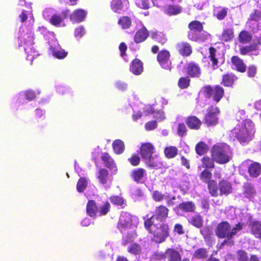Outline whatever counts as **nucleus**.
I'll return each instance as SVG.
<instances>
[{"instance_id": "15", "label": "nucleus", "mask_w": 261, "mask_h": 261, "mask_svg": "<svg viewBox=\"0 0 261 261\" xmlns=\"http://www.w3.org/2000/svg\"><path fill=\"white\" fill-rule=\"evenodd\" d=\"M139 152L142 159L150 158L151 155L155 152V148L154 145L150 142L143 143L141 144Z\"/></svg>"}, {"instance_id": "46", "label": "nucleus", "mask_w": 261, "mask_h": 261, "mask_svg": "<svg viewBox=\"0 0 261 261\" xmlns=\"http://www.w3.org/2000/svg\"><path fill=\"white\" fill-rule=\"evenodd\" d=\"M166 249L165 252L155 251L151 254L150 259L152 261L165 260L166 258Z\"/></svg>"}, {"instance_id": "31", "label": "nucleus", "mask_w": 261, "mask_h": 261, "mask_svg": "<svg viewBox=\"0 0 261 261\" xmlns=\"http://www.w3.org/2000/svg\"><path fill=\"white\" fill-rule=\"evenodd\" d=\"M150 37L152 39L154 40L162 45L165 44L168 41L166 35L160 31H155L151 32Z\"/></svg>"}, {"instance_id": "27", "label": "nucleus", "mask_w": 261, "mask_h": 261, "mask_svg": "<svg viewBox=\"0 0 261 261\" xmlns=\"http://www.w3.org/2000/svg\"><path fill=\"white\" fill-rule=\"evenodd\" d=\"M237 79L238 77L234 74L227 73L222 75L221 84L224 87H231Z\"/></svg>"}, {"instance_id": "22", "label": "nucleus", "mask_w": 261, "mask_h": 261, "mask_svg": "<svg viewBox=\"0 0 261 261\" xmlns=\"http://www.w3.org/2000/svg\"><path fill=\"white\" fill-rule=\"evenodd\" d=\"M128 4L127 0H112L110 7L114 12L120 13L121 11H124V7L128 6Z\"/></svg>"}, {"instance_id": "48", "label": "nucleus", "mask_w": 261, "mask_h": 261, "mask_svg": "<svg viewBox=\"0 0 261 261\" xmlns=\"http://www.w3.org/2000/svg\"><path fill=\"white\" fill-rule=\"evenodd\" d=\"M228 8L226 7H219L216 12L214 15L216 17L217 19L219 20H223L227 15Z\"/></svg>"}, {"instance_id": "11", "label": "nucleus", "mask_w": 261, "mask_h": 261, "mask_svg": "<svg viewBox=\"0 0 261 261\" xmlns=\"http://www.w3.org/2000/svg\"><path fill=\"white\" fill-rule=\"evenodd\" d=\"M176 50L182 57H189L192 53V47L191 44L187 42H177L175 46Z\"/></svg>"}, {"instance_id": "47", "label": "nucleus", "mask_w": 261, "mask_h": 261, "mask_svg": "<svg viewBox=\"0 0 261 261\" xmlns=\"http://www.w3.org/2000/svg\"><path fill=\"white\" fill-rule=\"evenodd\" d=\"M88 181L86 178L81 177L77 181L76 189L79 193H83L87 188Z\"/></svg>"}, {"instance_id": "54", "label": "nucleus", "mask_w": 261, "mask_h": 261, "mask_svg": "<svg viewBox=\"0 0 261 261\" xmlns=\"http://www.w3.org/2000/svg\"><path fill=\"white\" fill-rule=\"evenodd\" d=\"M153 217L152 216L150 218L146 219L144 222V226L145 228L150 233L152 232V231L154 229V227L153 228L152 226L153 225V221L152 220Z\"/></svg>"}, {"instance_id": "36", "label": "nucleus", "mask_w": 261, "mask_h": 261, "mask_svg": "<svg viewBox=\"0 0 261 261\" xmlns=\"http://www.w3.org/2000/svg\"><path fill=\"white\" fill-rule=\"evenodd\" d=\"M252 39V36L249 32L243 30L239 34L238 40L243 44L249 43Z\"/></svg>"}, {"instance_id": "56", "label": "nucleus", "mask_w": 261, "mask_h": 261, "mask_svg": "<svg viewBox=\"0 0 261 261\" xmlns=\"http://www.w3.org/2000/svg\"><path fill=\"white\" fill-rule=\"evenodd\" d=\"M111 202L115 205L121 206L124 203L123 199L119 196H112L110 198Z\"/></svg>"}, {"instance_id": "5", "label": "nucleus", "mask_w": 261, "mask_h": 261, "mask_svg": "<svg viewBox=\"0 0 261 261\" xmlns=\"http://www.w3.org/2000/svg\"><path fill=\"white\" fill-rule=\"evenodd\" d=\"M210 194L214 197H217L218 196H227L232 192V187L231 183L225 179H222L219 181L217 184L215 182V187L214 189L209 190Z\"/></svg>"}, {"instance_id": "28", "label": "nucleus", "mask_w": 261, "mask_h": 261, "mask_svg": "<svg viewBox=\"0 0 261 261\" xmlns=\"http://www.w3.org/2000/svg\"><path fill=\"white\" fill-rule=\"evenodd\" d=\"M143 70V63L139 59H134L130 64V71L135 75H140Z\"/></svg>"}, {"instance_id": "8", "label": "nucleus", "mask_w": 261, "mask_h": 261, "mask_svg": "<svg viewBox=\"0 0 261 261\" xmlns=\"http://www.w3.org/2000/svg\"><path fill=\"white\" fill-rule=\"evenodd\" d=\"M220 114V110L218 107L213 105L209 106L203 120L204 123L207 126L216 125L219 122L218 116Z\"/></svg>"}, {"instance_id": "6", "label": "nucleus", "mask_w": 261, "mask_h": 261, "mask_svg": "<svg viewBox=\"0 0 261 261\" xmlns=\"http://www.w3.org/2000/svg\"><path fill=\"white\" fill-rule=\"evenodd\" d=\"M227 147L221 144L213 146L211 150V155L216 163L219 164H225L229 162L230 156L227 153Z\"/></svg>"}, {"instance_id": "43", "label": "nucleus", "mask_w": 261, "mask_h": 261, "mask_svg": "<svg viewBox=\"0 0 261 261\" xmlns=\"http://www.w3.org/2000/svg\"><path fill=\"white\" fill-rule=\"evenodd\" d=\"M215 160L208 156H204L201 159L202 167L207 169H213L215 168Z\"/></svg>"}, {"instance_id": "51", "label": "nucleus", "mask_w": 261, "mask_h": 261, "mask_svg": "<svg viewBox=\"0 0 261 261\" xmlns=\"http://www.w3.org/2000/svg\"><path fill=\"white\" fill-rule=\"evenodd\" d=\"M248 20L255 22L259 21L261 20V11L259 10L254 9L250 13Z\"/></svg>"}, {"instance_id": "63", "label": "nucleus", "mask_w": 261, "mask_h": 261, "mask_svg": "<svg viewBox=\"0 0 261 261\" xmlns=\"http://www.w3.org/2000/svg\"><path fill=\"white\" fill-rule=\"evenodd\" d=\"M173 231L179 235H182L185 233L183 226L179 223H177L174 225Z\"/></svg>"}, {"instance_id": "16", "label": "nucleus", "mask_w": 261, "mask_h": 261, "mask_svg": "<svg viewBox=\"0 0 261 261\" xmlns=\"http://www.w3.org/2000/svg\"><path fill=\"white\" fill-rule=\"evenodd\" d=\"M96 178L100 184L106 185L109 182H111L113 179L110 175L108 170L105 168H100L96 173Z\"/></svg>"}, {"instance_id": "13", "label": "nucleus", "mask_w": 261, "mask_h": 261, "mask_svg": "<svg viewBox=\"0 0 261 261\" xmlns=\"http://www.w3.org/2000/svg\"><path fill=\"white\" fill-rule=\"evenodd\" d=\"M132 223V220L130 215L126 212L122 213L118 223V227L120 230L122 231L130 227Z\"/></svg>"}, {"instance_id": "60", "label": "nucleus", "mask_w": 261, "mask_h": 261, "mask_svg": "<svg viewBox=\"0 0 261 261\" xmlns=\"http://www.w3.org/2000/svg\"><path fill=\"white\" fill-rule=\"evenodd\" d=\"M18 39L20 41L21 43L23 42L24 44H32L33 42L32 36L28 34L24 35L22 37L19 38Z\"/></svg>"}, {"instance_id": "61", "label": "nucleus", "mask_w": 261, "mask_h": 261, "mask_svg": "<svg viewBox=\"0 0 261 261\" xmlns=\"http://www.w3.org/2000/svg\"><path fill=\"white\" fill-rule=\"evenodd\" d=\"M136 4L141 9H148L149 8L148 0H137Z\"/></svg>"}, {"instance_id": "7", "label": "nucleus", "mask_w": 261, "mask_h": 261, "mask_svg": "<svg viewBox=\"0 0 261 261\" xmlns=\"http://www.w3.org/2000/svg\"><path fill=\"white\" fill-rule=\"evenodd\" d=\"M232 133L240 143L248 142L252 139L251 129L244 124L237 125L233 129Z\"/></svg>"}, {"instance_id": "64", "label": "nucleus", "mask_w": 261, "mask_h": 261, "mask_svg": "<svg viewBox=\"0 0 261 261\" xmlns=\"http://www.w3.org/2000/svg\"><path fill=\"white\" fill-rule=\"evenodd\" d=\"M157 127V122L155 120L148 121L145 125V129L147 130H151Z\"/></svg>"}, {"instance_id": "26", "label": "nucleus", "mask_w": 261, "mask_h": 261, "mask_svg": "<svg viewBox=\"0 0 261 261\" xmlns=\"http://www.w3.org/2000/svg\"><path fill=\"white\" fill-rule=\"evenodd\" d=\"M231 62L235 67L236 70L241 73H244L246 70V65L243 60L238 56H233L231 58Z\"/></svg>"}, {"instance_id": "44", "label": "nucleus", "mask_w": 261, "mask_h": 261, "mask_svg": "<svg viewBox=\"0 0 261 261\" xmlns=\"http://www.w3.org/2000/svg\"><path fill=\"white\" fill-rule=\"evenodd\" d=\"M207 145L203 142H198L195 146V151L197 154L202 155L208 151Z\"/></svg>"}, {"instance_id": "42", "label": "nucleus", "mask_w": 261, "mask_h": 261, "mask_svg": "<svg viewBox=\"0 0 261 261\" xmlns=\"http://www.w3.org/2000/svg\"><path fill=\"white\" fill-rule=\"evenodd\" d=\"M207 257L208 251L204 248L197 249L193 254V257L196 259H206Z\"/></svg>"}, {"instance_id": "2", "label": "nucleus", "mask_w": 261, "mask_h": 261, "mask_svg": "<svg viewBox=\"0 0 261 261\" xmlns=\"http://www.w3.org/2000/svg\"><path fill=\"white\" fill-rule=\"evenodd\" d=\"M189 31L188 32V38L195 42L204 41L207 39L206 35L201 33L203 30L202 23L198 20H193L188 24Z\"/></svg>"}, {"instance_id": "9", "label": "nucleus", "mask_w": 261, "mask_h": 261, "mask_svg": "<svg viewBox=\"0 0 261 261\" xmlns=\"http://www.w3.org/2000/svg\"><path fill=\"white\" fill-rule=\"evenodd\" d=\"M170 51L164 49L160 50L156 56V60L161 67L167 70L171 71L172 69V62L170 59Z\"/></svg>"}, {"instance_id": "30", "label": "nucleus", "mask_w": 261, "mask_h": 261, "mask_svg": "<svg viewBox=\"0 0 261 261\" xmlns=\"http://www.w3.org/2000/svg\"><path fill=\"white\" fill-rule=\"evenodd\" d=\"M86 212L90 217L95 218L98 212V208L96 202L93 200H90L86 205Z\"/></svg>"}, {"instance_id": "14", "label": "nucleus", "mask_w": 261, "mask_h": 261, "mask_svg": "<svg viewBox=\"0 0 261 261\" xmlns=\"http://www.w3.org/2000/svg\"><path fill=\"white\" fill-rule=\"evenodd\" d=\"M200 179L204 183L207 184V189L212 190L215 187L216 180L212 179V173L208 169H204L199 175Z\"/></svg>"}, {"instance_id": "59", "label": "nucleus", "mask_w": 261, "mask_h": 261, "mask_svg": "<svg viewBox=\"0 0 261 261\" xmlns=\"http://www.w3.org/2000/svg\"><path fill=\"white\" fill-rule=\"evenodd\" d=\"M153 199L156 202L162 201L165 196L158 190L154 191L152 194Z\"/></svg>"}, {"instance_id": "10", "label": "nucleus", "mask_w": 261, "mask_h": 261, "mask_svg": "<svg viewBox=\"0 0 261 261\" xmlns=\"http://www.w3.org/2000/svg\"><path fill=\"white\" fill-rule=\"evenodd\" d=\"M208 58L212 62V67L213 69H218L219 67V64L222 65L224 63V55H221L217 51V49L213 46H211L208 48Z\"/></svg>"}, {"instance_id": "20", "label": "nucleus", "mask_w": 261, "mask_h": 261, "mask_svg": "<svg viewBox=\"0 0 261 261\" xmlns=\"http://www.w3.org/2000/svg\"><path fill=\"white\" fill-rule=\"evenodd\" d=\"M149 36V31L145 27L143 26L136 32L134 37V41L136 43H141L144 42Z\"/></svg>"}, {"instance_id": "25", "label": "nucleus", "mask_w": 261, "mask_h": 261, "mask_svg": "<svg viewBox=\"0 0 261 261\" xmlns=\"http://www.w3.org/2000/svg\"><path fill=\"white\" fill-rule=\"evenodd\" d=\"M247 171L250 177H258L261 174V164L256 162H252L247 167Z\"/></svg>"}, {"instance_id": "50", "label": "nucleus", "mask_w": 261, "mask_h": 261, "mask_svg": "<svg viewBox=\"0 0 261 261\" xmlns=\"http://www.w3.org/2000/svg\"><path fill=\"white\" fill-rule=\"evenodd\" d=\"M191 80L188 76L180 77L178 81V86L182 89H187L190 86Z\"/></svg>"}, {"instance_id": "1", "label": "nucleus", "mask_w": 261, "mask_h": 261, "mask_svg": "<svg viewBox=\"0 0 261 261\" xmlns=\"http://www.w3.org/2000/svg\"><path fill=\"white\" fill-rule=\"evenodd\" d=\"M244 226V223L239 222L231 228V225L228 222L223 221L218 224L215 228V232L219 238L232 240L238 231L243 229Z\"/></svg>"}, {"instance_id": "3", "label": "nucleus", "mask_w": 261, "mask_h": 261, "mask_svg": "<svg viewBox=\"0 0 261 261\" xmlns=\"http://www.w3.org/2000/svg\"><path fill=\"white\" fill-rule=\"evenodd\" d=\"M201 92L206 98H212L216 102H219L224 96V89L219 85L211 86L210 85L203 86Z\"/></svg>"}, {"instance_id": "37", "label": "nucleus", "mask_w": 261, "mask_h": 261, "mask_svg": "<svg viewBox=\"0 0 261 261\" xmlns=\"http://www.w3.org/2000/svg\"><path fill=\"white\" fill-rule=\"evenodd\" d=\"M178 148L175 146L166 147L164 149V153L167 159L174 158L178 154Z\"/></svg>"}, {"instance_id": "41", "label": "nucleus", "mask_w": 261, "mask_h": 261, "mask_svg": "<svg viewBox=\"0 0 261 261\" xmlns=\"http://www.w3.org/2000/svg\"><path fill=\"white\" fill-rule=\"evenodd\" d=\"M164 12L168 15H175L181 12V8L178 5H169L164 10Z\"/></svg>"}, {"instance_id": "4", "label": "nucleus", "mask_w": 261, "mask_h": 261, "mask_svg": "<svg viewBox=\"0 0 261 261\" xmlns=\"http://www.w3.org/2000/svg\"><path fill=\"white\" fill-rule=\"evenodd\" d=\"M154 229L150 232L152 235L150 240L156 244L164 242L170 235V227L167 223H162L159 226L154 225Z\"/></svg>"}, {"instance_id": "32", "label": "nucleus", "mask_w": 261, "mask_h": 261, "mask_svg": "<svg viewBox=\"0 0 261 261\" xmlns=\"http://www.w3.org/2000/svg\"><path fill=\"white\" fill-rule=\"evenodd\" d=\"M68 12H69L68 10H66L63 11L62 12V15H63V17L58 14L53 15L49 19V22L53 25H54L56 27H60L61 22L63 21V20L65 18H66L67 17Z\"/></svg>"}, {"instance_id": "40", "label": "nucleus", "mask_w": 261, "mask_h": 261, "mask_svg": "<svg viewBox=\"0 0 261 261\" xmlns=\"http://www.w3.org/2000/svg\"><path fill=\"white\" fill-rule=\"evenodd\" d=\"M112 147L116 154H121L124 150L125 145L122 141L119 139L114 141L112 143Z\"/></svg>"}, {"instance_id": "58", "label": "nucleus", "mask_w": 261, "mask_h": 261, "mask_svg": "<svg viewBox=\"0 0 261 261\" xmlns=\"http://www.w3.org/2000/svg\"><path fill=\"white\" fill-rule=\"evenodd\" d=\"M110 208V204L108 201H106L104 203L103 205L100 207L99 215H106Z\"/></svg>"}, {"instance_id": "19", "label": "nucleus", "mask_w": 261, "mask_h": 261, "mask_svg": "<svg viewBox=\"0 0 261 261\" xmlns=\"http://www.w3.org/2000/svg\"><path fill=\"white\" fill-rule=\"evenodd\" d=\"M146 170L142 168H136L133 170L130 174L132 179L137 184L144 182Z\"/></svg>"}, {"instance_id": "38", "label": "nucleus", "mask_w": 261, "mask_h": 261, "mask_svg": "<svg viewBox=\"0 0 261 261\" xmlns=\"http://www.w3.org/2000/svg\"><path fill=\"white\" fill-rule=\"evenodd\" d=\"M234 37V30L232 28L223 29L221 36V40L224 42H228Z\"/></svg>"}, {"instance_id": "49", "label": "nucleus", "mask_w": 261, "mask_h": 261, "mask_svg": "<svg viewBox=\"0 0 261 261\" xmlns=\"http://www.w3.org/2000/svg\"><path fill=\"white\" fill-rule=\"evenodd\" d=\"M236 259L238 261H249L248 253L244 250L240 249L236 252Z\"/></svg>"}, {"instance_id": "24", "label": "nucleus", "mask_w": 261, "mask_h": 261, "mask_svg": "<svg viewBox=\"0 0 261 261\" xmlns=\"http://www.w3.org/2000/svg\"><path fill=\"white\" fill-rule=\"evenodd\" d=\"M243 194L246 198L253 199L256 195L253 185L250 182H245L243 185Z\"/></svg>"}, {"instance_id": "17", "label": "nucleus", "mask_w": 261, "mask_h": 261, "mask_svg": "<svg viewBox=\"0 0 261 261\" xmlns=\"http://www.w3.org/2000/svg\"><path fill=\"white\" fill-rule=\"evenodd\" d=\"M185 122L188 127L193 130H199L202 125V121L195 115H190L188 116Z\"/></svg>"}, {"instance_id": "34", "label": "nucleus", "mask_w": 261, "mask_h": 261, "mask_svg": "<svg viewBox=\"0 0 261 261\" xmlns=\"http://www.w3.org/2000/svg\"><path fill=\"white\" fill-rule=\"evenodd\" d=\"M179 208L184 212L193 213L196 210V205L193 201H186L179 204Z\"/></svg>"}, {"instance_id": "18", "label": "nucleus", "mask_w": 261, "mask_h": 261, "mask_svg": "<svg viewBox=\"0 0 261 261\" xmlns=\"http://www.w3.org/2000/svg\"><path fill=\"white\" fill-rule=\"evenodd\" d=\"M166 249V258L168 261H190L188 258L181 259L180 253L173 248H167Z\"/></svg>"}, {"instance_id": "55", "label": "nucleus", "mask_w": 261, "mask_h": 261, "mask_svg": "<svg viewBox=\"0 0 261 261\" xmlns=\"http://www.w3.org/2000/svg\"><path fill=\"white\" fill-rule=\"evenodd\" d=\"M53 56L58 59H62L65 58L68 53L64 49H60L59 50H55L53 52Z\"/></svg>"}, {"instance_id": "52", "label": "nucleus", "mask_w": 261, "mask_h": 261, "mask_svg": "<svg viewBox=\"0 0 261 261\" xmlns=\"http://www.w3.org/2000/svg\"><path fill=\"white\" fill-rule=\"evenodd\" d=\"M188 132V128L186 124L183 123H179L177 126V134L181 137H183L187 135Z\"/></svg>"}, {"instance_id": "39", "label": "nucleus", "mask_w": 261, "mask_h": 261, "mask_svg": "<svg viewBox=\"0 0 261 261\" xmlns=\"http://www.w3.org/2000/svg\"><path fill=\"white\" fill-rule=\"evenodd\" d=\"M128 253L134 255H139L142 252V248L140 244L137 243H132L127 248Z\"/></svg>"}, {"instance_id": "33", "label": "nucleus", "mask_w": 261, "mask_h": 261, "mask_svg": "<svg viewBox=\"0 0 261 261\" xmlns=\"http://www.w3.org/2000/svg\"><path fill=\"white\" fill-rule=\"evenodd\" d=\"M117 23L122 30H128L132 25V20L130 17L123 15L118 18Z\"/></svg>"}, {"instance_id": "62", "label": "nucleus", "mask_w": 261, "mask_h": 261, "mask_svg": "<svg viewBox=\"0 0 261 261\" xmlns=\"http://www.w3.org/2000/svg\"><path fill=\"white\" fill-rule=\"evenodd\" d=\"M257 72V69L254 65H250L247 69V75L248 77H254Z\"/></svg>"}, {"instance_id": "35", "label": "nucleus", "mask_w": 261, "mask_h": 261, "mask_svg": "<svg viewBox=\"0 0 261 261\" xmlns=\"http://www.w3.org/2000/svg\"><path fill=\"white\" fill-rule=\"evenodd\" d=\"M250 231L255 238L258 239L259 235L261 234V222L254 220L250 224Z\"/></svg>"}, {"instance_id": "29", "label": "nucleus", "mask_w": 261, "mask_h": 261, "mask_svg": "<svg viewBox=\"0 0 261 261\" xmlns=\"http://www.w3.org/2000/svg\"><path fill=\"white\" fill-rule=\"evenodd\" d=\"M87 12L83 9H78L74 10L70 16V19L75 22L83 21L86 16Z\"/></svg>"}, {"instance_id": "53", "label": "nucleus", "mask_w": 261, "mask_h": 261, "mask_svg": "<svg viewBox=\"0 0 261 261\" xmlns=\"http://www.w3.org/2000/svg\"><path fill=\"white\" fill-rule=\"evenodd\" d=\"M155 156L156 155L153 156L152 155H151L150 158L149 157L148 158H144L143 159L145 161L147 166L151 168H155L157 167L160 164L159 161L154 159Z\"/></svg>"}, {"instance_id": "45", "label": "nucleus", "mask_w": 261, "mask_h": 261, "mask_svg": "<svg viewBox=\"0 0 261 261\" xmlns=\"http://www.w3.org/2000/svg\"><path fill=\"white\" fill-rule=\"evenodd\" d=\"M190 223L194 226L200 228L203 226L202 217L200 215H195L192 217Z\"/></svg>"}, {"instance_id": "12", "label": "nucleus", "mask_w": 261, "mask_h": 261, "mask_svg": "<svg viewBox=\"0 0 261 261\" xmlns=\"http://www.w3.org/2000/svg\"><path fill=\"white\" fill-rule=\"evenodd\" d=\"M169 211L166 206L160 205L155 207L152 217H154L158 221L163 222L168 217Z\"/></svg>"}, {"instance_id": "57", "label": "nucleus", "mask_w": 261, "mask_h": 261, "mask_svg": "<svg viewBox=\"0 0 261 261\" xmlns=\"http://www.w3.org/2000/svg\"><path fill=\"white\" fill-rule=\"evenodd\" d=\"M128 160L129 163L133 166H137L140 163V158L136 154H133Z\"/></svg>"}, {"instance_id": "23", "label": "nucleus", "mask_w": 261, "mask_h": 261, "mask_svg": "<svg viewBox=\"0 0 261 261\" xmlns=\"http://www.w3.org/2000/svg\"><path fill=\"white\" fill-rule=\"evenodd\" d=\"M100 158L103 162L105 167L114 172H117V168L116 165V163L108 153H103Z\"/></svg>"}, {"instance_id": "21", "label": "nucleus", "mask_w": 261, "mask_h": 261, "mask_svg": "<svg viewBox=\"0 0 261 261\" xmlns=\"http://www.w3.org/2000/svg\"><path fill=\"white\" fill-rule=\"evenodd\" d=\"M187 73L190 77H199L201 73L200 67L195 62H190L187 66Z\"/></svg>"}]
</instances>
